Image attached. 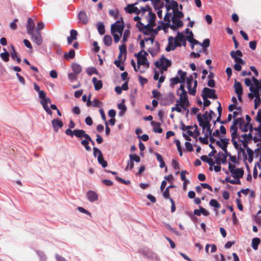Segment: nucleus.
Instances as JSON below:
<instances>
[{
  "label": "nucleus",
  "instance_id": "obj_12",
  "mask_svg": "<svg viewBox=\"0 0 261 261\" xmlns=\"http://www.w3.org/2000/svg\"><path fill=\"white\" fill-rule=\"evenodd\" d=\"M87 197L88 200L91 202H94L98 199V195L97 193L91 190L87 192Z\"/></svg>",
  "mask_w": 261,
  "mask_h": 261
},
{
  "label": "nucleus",
  "instance_id": "obj_23",
  "mask_svg": "<svg viewBox=\"0 0 261 261\" xmlns=\"http://www.w3.org/2000/svg\"><path fill=\"white\" fill-rule=\"evenodd\" d=\"M137 4H138V3L136 2L134 4H128L127 5V8H128L129 7H132L133 8V10L130 11V12H129V14H132V13H135L136 14L139 15L140 13L141 10H139L137 7H135V6Z\"/></svg>",
  "mask_w": 261,
  "mask_h": 261
},
{
  "label": "nucleus",
  "instance_id": "obj_48",
  "mask_svg": "<svg viewBox=\"0 0 261 261\" xmlns=\"http://www.w3.org/2000/svg\"><path fill=\"white\" fill-rule=\"evenodd\" d=\"M36 253L39 257L40 261H46V257L42 252L37 251Z\"/></svg>",
  "mask_w": 261,
  "mask_h": 261
},
{
  "label": "nucleus",
  "instance_id": "obj_22",
  "mask_svg": "<svg viewBox=\"0 0 261 261\" xmlns=\"http://www.w3.org/2000/svg\"><path fill=\"white\" fill-rule=\"evenodd\" d=\"M11 48L12 50V51L11 52L10 55L12 59L15 60L17 63H19L21 61V59L20 58L17 56V53L16 52L15 50V48L13 45H11Z\"/></svg>",
  "mask_w": 261,
  "mask_h": 261
},
{
  "label": "nucleus",
  "instance_id": "obj_33",
  "mask_svg": "<svg viewBox=\"0 0 261 261\" xmlns=\"http://www.w3.org/2000/svg\"><path fill=\"white\" fill-rule=\"evenodd\" d=\"M210 205L216 208H219L221 207V205L218 201L214 199H212L210 200Z\"/></svg>",
  "mask_w": 261,
  "mask_h": 261
},
{
  "label": "nucleus",
  "instance_id": "obj_31",
  "mask_svg": "<svg viewBox=\"0 0 261 261\" xmlns=\"http://www.w3.org/2000/svg\"><path fill=\"white\" fill-rule=\"evenodd\" d=\"M97 160L98 163L102 166L103 168H105L107 166V162L104 160L102 154L100 156H97Z\"/></svg>",
  "mask_w": 261,
  "mask_h": 261
},
{
  "label": "nucleus",
  "instance_id": "obj_29",
  "mask_svg": "<svg viewBox=\"0 0 261 261\" xmlns=\"http://www.w3.org/2000/svg\"><path fill=\"white\" fill-rule=\"evenodd\" d=\"M72 69L73 72L76 74H79L82 71V67L77 63H73L72 65Z\"/></svg>",
  "mask_w": 261,
  "mask_h": 261
},
{
  "label": "nucleus",
  "instance_id": "obj_13",
  "mask_svg": "<svg viewBox=\"0 0 261 261\" xmlns=\"http://www.w3.org/2000/svg\"><path fill=\"white\" fill-rule=\"evenodd\" d=\"M249 127L250 128V130L252 131L253 129V126L252 125H249L248 123H247L245 122L244 120H242V122L240 124L239 128L243 132H246L248 131Z\"/></svg>",
  "mask_w": 261,
  "mask_h": 261
},
{
  "label": "nucleus",
  "instance_id": "obj_42",
  "mask_svg": "<svg viewBox=\"0 0 261 261\" xmlns=\"http://www.w3.org/2000/svg\"><path fill=\"white\" fill-rule=\"evenodd\" d=\"M102 105V103L97 99L95 98L92 101V106L93 107L101 108Z\"/></svg>",
  "mask_w": 261,
  "mask_h": 261
},
{
  "label": "nucleus",
  "instance_id": "obj_19",
  "mask_svg": "<svg viewBox=\"0 0 261 261\" xmlns=\"http://www.w3.org/2000/svg\"><path fill=\"white\" fill-rule=\"evenodd\" d=\"M232 174L234 178H237L240 179V178L242 177L244 175V170L242 168H237Z\"/></svg>",
  "mask_w": 261,
  "mask_h": 261
},
{
  "label": "nucleus",
  "instance_id": "obj_27",
  "mask_svg": "<svg viewBox=\"0 0 261 261\" xmlns=\"http://www.w3.org/2000/svg\"><path fill=\"white\" fill-rule=\"evenodd\" d=\"M260 242V239L258 238H254L252 240L251 246L254 250H256L258 249Z\"/></svg>",
  "mask_w": 261,
  "mask_h": 261
},
{
  "label": "nucleus",
  "instance_id": "obj_56",
  "mask_svg": "<svg viewBox=\"0 0 261 261\" xmlns=\"http://www.w3.org/2000/svg\"><path fill=\"white\" fill-rule=\"evenodd\" d=\"M193 81V76L192 75H191L186 78V82H187V83L188 85V86H187L188 88H190V87L191 86Z\"/></svg>",
  "mask_w": 261,
  "mask_h": 261
},
{
  "label": "nucleus",
  "instance_id": "obj_11",
  "mask_svg": "<svg viewBox=\"0 0 261 261\" xmlns=\"http://www.w3.org/2000/svg\"><path fill=\"white\" fill-rule=\"evenodd\" d=\"M51 124L54 130L56 132L58 131L59 128L62 127L63 126V123L62 121L58 119H54L52 120Z\"/></svg>",
  "mask_w": 261,
  "mask_h": 261
},
{
  "label": "nucleus",
  "instance_id": "obj_54",
  "mask_svg": "<svg viewBox=\"0 0 261 261\" xmlns=\"http://www.w3.org/2000/svg\"><path fill=\"white\" fill-rule=\"evenodd\" d=\"M161 61L162 62H164L165 61L166 63V64L165 65H166L168 67H170L171 65V61L170 60H169L168 59H166V58H165L164 56H162V57H161Z\"/></svg>",
  "mask_w": 261,
  "mask_h": 261
},
{
  "label": "nucleus",
  "instance_id": "obj_17",
  "mask_svg": "<svg viewBox=\"0 0 261 261\" xmlns=\"http://www.w3.org/2000/svg\"><path fill=\"white\" fill-rule=\"evenodd\" d=\"M197 120L199 123V125L202 128L203 133H205L206 121H204L202 118L201 114H198L197 116Z\"/></svg>",
  "mask_w": 261,
  "mask_h": 261
},
{
  "label": "nucleus",
  "instance_id": "obj_50",
  "mask_svg": "<svg viewBox=\"0 0 261 261\" xmlns=\"http://www.w3.org/2000/svg\"><path fill=\"white\" fill-rule=\"evenodd\" d=\"M98 154V156H100V155H101L102 152L97 147H93V155L95 157H96Z\"/></svg>",
  "mask_w": 261,
  "mask_h": 261
},
{
  "label": "nucleus",
  "instance_id": "obj_35",
  "mask_svg": "<svg viewBox=\"0 0 261 261\" xmlns=\"http://www.w3.org/2000/svg\"><path fill=\"white\" fill-rule=\"evenodd\" d=\"M205 133H203L204 134H206L207 135H211L212 133V130L211 129V124L210 123V121H206V125H205Z\"/></svg>",
  "mask_w": 261,
  "mask_h": 261
},
{
  "label": "nucleus",
  "instance_id": "obj_62",
  "mask_svg": "<svg viewBox=\"0 0 261 261\" xmlns=\"http://www.w3.org/2000/svg\"><path fill=\"white\" fill-rule=\"evenodd\" d=\"M243 120V118H238L235 119L233 121L232 125L236 126H237V125L239 124L240 125V124L242 122V120Z\"/></svg>",
  "mask_w": 261,
  "mask_h": 261
},
{
  "label": "nucleus",
  "instance_id": "obj_18",
  "mask_svg": "<svg viewBox=\"0 0 261 261\" xmlns=\"http://www.w3.org/2000/svg\"><path fill=\"white\" fill-rule=\"evenodd\" d=\"M138 68H140V65H144L146 68L149 66V63L147 59L138 58L137 59Z\"/></svg>",
  "mask_w": 261,
  "mask_h": 261
},
{
  "label": "nucleus",
  "instance_id": "obj_40",
  "mask_svg": "<svg viewBox=\"0 0 261 261\" xmlns=\"http://www.w3.org/2000/svg\"><path fill=\"white\" fill-rule=\"evenodd\" d=\"M173 13L174 15L172 17H175V18L179 19L184 17V13L181 11H179L178 9L173 11Z\"/></svg>",
  "mask_w": 261,
  "mask_h": 261
},
{
  "label": "nucleus",
  "instance_id": "obj_36",
  "mask_svg": "<svg viewBox=\"0 0 261 261\" xmlns=\"http://www.w3.org/2000/svg\"><path fill=\"white\" fill-rule=\"evenodd\" d=\"M185 39V36L182 33L177 32V36L175 38V41L181 42Z\"/></svg>",
  "mask_w": 261,
  "mask_h": 261
},
{
  "label": "nucleus",
  "instance_id": "obj_38",
  "mask_svg": "<svg viewBox=\"0 0 261 261\" xmlns=\"http://www.w3.org/2000/svg\"><path fill=\"white\" fill-rule=\"evenodd\" d=\"M129 158L130 160H132L133 162L135 161L137 163H139L141 161L140 158L136 154H130Z\"/></svg>",
  "mask_w": 261,
  "mask_h": 261
},
{
  "label": "nucleus",
  "instance_id": "obj_57",
  "mask_svg": "<svg viewBox=\"0 0 261 261\" xmlns=\"http://www.w3.org/2000/svg\"><path fill=\"white\" fill-rule=\"evenodd\" d=\"M209 147L212 149V151L208 153V156L210 158H212L214 156V154L216 153L217 151L215 149L214 146L212 144H209Z\"/></svg>",
  "mask_w": 261,
  "mask_h": 261
},
{
  "label": "nucleus",
  "instance_id": "obj_3",
  "mask_svg": "<svg viewBox=\"0 0 261 261\" xmlns=\"http://www.w3.org/2000/svg\"><path fill=\"white\" fill-rule=\"evenodd\" d=\"M189 34L191 38L188 37L187 40L191 44H198L203 47L204 50H205L210 46V41L209 39H205L203 41L202 43H200L193 38V34L192 31L190 32Z\"/></svg>",
  "mask_w": 261,
  "mask_h": 261
},
{
  "label": "nucleus",
  "instance_id": "obj_52",
  "mask_svg": "<svg viewBox=\"0 0 261 261\" xmlns=\"http://www.w3.org/2000/svg\"><path fill=\"white\" fill-rule=\"evenodd\" d=\"M115 179L119 182H121V183H122V184H124L125 185H129L130 184V182L129 180H125L124 179H123V178H121L118 176H116L115 177Z\"/></svg>",
  "mask_w": 261,
  "mask_h": 261
},
{
  "label": "nucleus",
  "instance_id": "obj_39",
  "mask_svg": "<svg viewBox=\"0 0 261 261\" xmlns=\"http://www.w3.org/2000/svg\"><path fill=\"white\" fill-rule=\"evenodd\" d=\"M114 37V40L115 43H118L123 33L119 34L117 32H114V33H111Z\"/></svg>",
  "mask_w": 261,
  "mask_h": 261
},
{
  "label": "nucleus",
  "instance_id": "obj_16",
  "mask_svg": "<svg viewBox=\"0 0 261 261\" xmlns=\"http://www.w3.org/2000/svg\"><path fill=\"white\" fill-rule=\"evenodd\" d=\"M74 136L79 138H82L83 137L85 138L86 139L89 135L87 134L85 130L83 129H74Z\"/></svg>",
  "mask_w": 261,
  "mask_h": 261
},
{
  "label": "nucleus",
  "instance_id": "obj_4",
  "mask_svg": "<svg viewBox=\"0 0 261 261\" xmlns=\"http://www.w3.org/2000/svg\"><path fill=\"white\" fill-rule=\"evenodd\" d=\"M230 55L236 63H239L242 65L245 64V62L241 58L243 54L241 50H232L230 53Z\"/></svg>",
  "mask_w": 261,
  "mask_h": 261
},
{
  "label": "nucleus",
  "instance_id": "obj_5",
  "mask_svg": "<svg viewBox=\"0 0 261 261\" xmlns=\"http://www.w3.org/2000/svg\"><path fill=\"white\" fill-rule=\"evenodd\" d=\"M29 35H31L32 40L37 45L39 46L42 44L43 39L40 32H33Z\"/></svg>",
  "mask_w": 261,
  "mask_h": 261
},
{
  "label": "nucleus",
  "instance_id": "obj_63",
  "mask_svg": "<svg viewBox=\"0 0 261 261\" xmlns=\"http://www.w3.org/2000/svg\"><path fill=\"white\" fill-rule=\"evenodd\" d=\"M152 96L154 98H157L158 99H160V96L161 93L157 90H153L152 91Z\"/></svg>",
  "mask_w": 261,
  "mask_h": 261
},
{
  "label": "nucleus",
  "instance_id": "obj_24",
  "mask_svg": "<svg viewBox=\"0 0 261 261\" xmlns=\"http://www.w3.org/2000/svg\"><path fill=\"white\" fill-rule=\"evenodd\" d=\"M103 41L105 45L110 46L112 43V39L110 35H106L104 36Z\"/></svg>",
  "mask_w": 261,
  "mask_h": 261
},
{
  "label": "nucleus",
  "instance_id": "obj_43",
  "mask_svg": "<svg viewBox=\"0 0 261 261\" xmlns=\"http://www.w3.org/2000/svg\"><path fill=\"white\" fill-rule=\"evenodd\" d=\"M249 90L254 93V97L256 99L260 98L259 92L257 89H255L253 87H250Z\"/></svg>",
  "mask_w": 261,
  "mask_h": 261
},
{
  "label": "nucleus",
  "instance_id": "obj_60",
  "mask_svg": "<svg viewBox=\"0 0 261 261\" xmlns=\"http://www.w3.org/2000/svg\"><path fill=\"white\" fill-rule=\"evenodd\" d=\"M149 257L152 259V261H160L159 256L155 253L151 252Z\"/></svg>",
  "mask_w": 261,
  "mask_h": 261
},
{
  "label": "nucleus",
  "instance_id": "obj_26",
  "mask_svg": "<svg viewBox=\"0 0 261 261\" xmlns=\"http://www.w3.org/2000/svg\"><path fill=\"white\" fill-rule=\"evenodd\" d=\"M97 30L99 34L101 35H103L105 33V28L103 23L101 22H98L97 23Z\"/></svg>",
  "mask_w": 261,
  "mask_h": 261
},
{
  "label": "nucleus",
  "instance_id": "obj_44",
  "mask_svg": "<svg viewBox=\"0 0 261 261\" xmlns=\"http://www.w3.org/2000/svg\"><path fill=\"white\" fill-rule=\"evenodd\" d=\"M201 96L203 99V106L204 108L208 107L211 105V101L208 99H207V97L204 94H202Z\"/></svg>",
  "mask_w": 261,
  "mask_h": 261
},
{
  "label": "nucleus",
  "instance_id": "obj_2",
  "mask_svg": "<svg viewBox=\"0 0 261 261\" xmlns=\"http://www.w3.org/2000/svg\"><path fill=\"white\" fill-rule=\"evenodd\" d=\"M177 94L179 96L180 100L182 102L181 107L185 110L187 111V114H188L189 113V110L187 109V107L189 106L190 102L188 98L187 91H184L180 93L179 90H177Z\"/></svg>",
  "mask_w": 261,
  "mask_h": 261
},
{
  "label": "nucleus",
  "instance_id": "obj_49",
  "mask_svg": "<svg viewBox=\"0 0 261 261\" xmlns=\"http://www.w3.org/2000/svg\"><path fill=\"white\" fill-rule=\"evenodd\" d=\"M77 32L75 30H71L70 31V38L76 40L77 39Z\"/></svg>",
  "mask_w": 261,
  "mask_h": 261
},
{
  "label": "nucleus",
  "instance_id": "obj_55",
  "mask_svg": "<svg viewBox=\"0 0 261 261\" xmlns=\"http://www.w3.org/2000/svg\"><path fill=\"white\" fill-rule=\"evenodd\" d=\"M134 167V163L132 160H129L127 162V165L126 167L125 168V170H127L128 169L132 170Z\"/></svg>",
  "mask_w": 261,
  "mask_h": 261
},
{
  "label": "nucleus",
  "instance_id": "obj_46",
  "mask_svg": "<svg viewBox=\"0 0 261 261\" xmlns=\"http://www.w3.org/2000/svg\"><path fill=\"white\" fill-rule=\"evenodd\" d=\"M208 137H209V135H207L206 134H205V137H199V140L201 143H202L204 144H207L208 143Z\"/></svg>",
  "mask_w": 261,
  "mask_h": 261
},
{
  "label": "nucleus",
  "instance_id": "obj_21",
  "mask_svg": "<svg viewBox=\"0 0 261 261\" xmlns=\"http://www.w3.org/2000/svg\"><path fill=\"white\" fill-rule=\"evenodd\" d=\"M234 88L235 89V92L237 94L243 93V88L240 82L235 81L234 84Z\"/></svg>",
  "mask_w": 261,
  "mask_h": 261
},
{
  "label": "nucleus",
  "instance_id": "obj_41",
  "mask_svg": "<svg viewBox=\"0 0 261 261\" xmlns=\"http://www.w3.org/2000/svg\"><path fill=\"white\" fill-rule=\"evenodd\" d=\"M9 53L8 52L2 53L0 54V57L2 60L7 62L9 60Z\"/></svg>",
  "mask_w": 261,
  "mask_h": 261
},
{
  "label": "nucleus",
  "instance_id": "obj_47",
  "mask_svg": "<svg viewBox=\"0 0 261 261\" xmlns=\"http://www.w3.org/2000/svg\"><path fill=\"white\" fill-rule=\"evenodd\" d=\"M149 23H154L155 20L156 16L155 14L153 13H152L151 11H150L149 12Z\"/></svg>",
  "mask_w": 261,
  "mask_h": 261
},
{
  "label": "nucleus",
  "instance_id": "obj_59",
  "mask_svg": "<svg viewBox=\"0 0 261 261\" xmlns=\"http://www.w3.org/2000/svg\"><path fill=\"white\" fill-rule=\"evenodd\" d=\"M44 27V23L42 22H39L37 23V28L35 30V32H40Z\"/></svg>",
  "mask_w": 261,
  "mask_h": 261
},
{
  "label": "nucleus",
  "instance_id": "obj_53",
  "mask_svg": "<svg viewBox=\"0 0 261 261\" xmlns=\"http://www.w3.org/2000/svg\"><path fill=\"white\" fill-rule=\"evenodd\" d=\"M76 74L75 73H70L68 74V78L71 82L77 80V76Z\"/></svg>",
  "mask_w": 261,
  "mask_h": 261
},
{
  "label": "nucleus",
  "instance_id": "obj_14",
  "mask_svg": "<svg viewBox=\"0 0 261 261\" xmlns=\"http://www.w3.org/2000/svg\"><path fill=\"white\" fill-rule=\"evenodd\" d=\"M78 18L83 24H87L88 22V18L85 12L80 11L78 14Z\"/></svg>",
  "mask_w": 261,
  "mask_h": 261
},
{
  "label": "nucleus",
  "instance_id": "obj_7",
  "mask_svg": "<svg viewBox=\"0 0 261 261\" xmlns=\"http://www.w3.org/2000/svg\"><path fill=\"white\" fill-rule=\"evenodd\" d=\"M215 90L205 87L203 89V93L205 94L206 97L215 99L217 98V96L215 94Z\"/></svg>",
  "mask_w": 261,
  "mask_h": 261
},
{
  "label": "nucleus",
  "instance_id": "obj_1",
  "mask_svg": "<svg viewBox=\"0 0 261 261\" xmlns=\"http://www.w3.org/2000/svg\"><path fill=\"white\" fill-rule=\"evenodd\" d=\"M124 28V21L122 17L119 20H117L114 23L112 24L111 27V33L114 32H117L119 34L123 33Z\"/></svg>",
  "mask_w": 261,
  "mask_h": 261
},
{
  "label": "nucleus",
  "instance_id": "obj_37",
  "mask_svg": "<svg viewBox=\"0 0 261 261\" xmlns=\"http://www.w3.org/2000/svg\"><path fill=\"white\" fill-rule=\"evenodd\" d=\"M230 131L232 132L231 137H239L238 135V127L236 126L231 125L230 126Z\"/></svg>",
  "mask_w": 261,
  "mask_h": 261
},
{
  "label": "nucleus",
  "instance_id": "obj_45",
  "mask_svg": "<svg viewBox=\"0 0 261 261\" xmlns=\"http://www.w3.org/2000/svg\"><path fill=\"white\" fill-rule=\"evenodd\" d=\"M109 14L111 16L114 17L115 19H117L118 17L119 11L117 10H110L109 11Z\"/></svg>",
  "mask_w": 261,
  "mask_h": 261
},
{
  "label": "nucleus",
  "instance_id": "obj_6",
  "mask_svg": "<svg viewBox=\"0 0 261 261\" xmlns=\"http://www.w3.org/2000/svg\"><path fill=\"white\" fill-rule=\"evenodd\" d=\"M40 103L42 105L44 110L46 111V112L49 115H52L53 112L47 106L48 103H51V99L48 97H46L43 99L40 100Z\"/></svg>",
  "mask_w": 261,
  "mask_h": 261
},
{
  "label": "nucleus",
  "instance_id": "obj_58",
  "mask_svg": "<svg viewBox=\"0 0 261 261\" xmlns=\"http://www.w3.org/2000/svg\"><path fill=\"white\" fill-rule=\"evenodd\" d=\"M258 166L259 168H261V165L259 164L258 162L255 164V167L253 169V175L254 178H256L257 175V170L256 169V166Z\"/></svg>",
  "mask_w": 261,
  "mask_h": 261
},
{
  "label": "nucleus",
  "instance_id": "obj_32",
  "mask_svg": "<svg viewBox=\"0 0 261 261\" xmlns=\"http://www.w3.org/2000/svg\"><path fill=\"white\" fill-rule=\"evenodd\" d=\"M218 155L220 156V159L221 160L222 163L223 164H225L227 162V154L220 151L218 153Z\"/></svg>",
  "mask_w": 261,
  "mask_h": 261
},
{
  "label": "nucleus",
  "instance_id": "obj_25",
  "mask_svg": "<svg viewBox=\"0 0 261 261\" xmlns=\"http://www.w3.org/2000/svg\"><path fill=\"white\" fill-rule=\"evenodd\" d=\"M154 154L156 156L157 160L160 162V168H163L165 167V163L163 160L162 155L157 152H154Z\"/></svg>",
  "mask_w": 261,
  "mask_h": 261
},
{
  "label": "nucleus",
  "instance_id": "obj_15",
  "mask_svg": "<svg viewBox=\"0 0 261 261\" xmlns=\"http://www.w3.org/2000/svg\"><path fill=\"white\" fill-rule=\"evenodd\" d=\"M92 81L95 90L98 91L102 88V83L101 80H98L96 77H93Z\"/></svg>",
  "mask_w": 261,
  "mask_h": 261
},
{
  "label": "nucleus",
  "instance_id": "obj_20",
  "mask_svg": "<svg viewBox=\"0 0 261 261\" xmlns=\"http://www.w3.org/2000/svg\"><path fill=\"white\" fill-rule=\"evenodd\" d=\"M151 124L153 126V131L156 133H162L163 129L161 127V124L159 122L151 121Z\"/></svg>",
  "mask_w": 261,
  "mask_h": 261
},
{
  "label": "nucleus",
  "instance_id": "obj_61",
  "mask_svg": "<svg viewBox=\"0 0 261 261\" xmlns=\"http://www.w3.org/2000/svg\"><path fill=\"white\" fill-rule=\"evenodd\" d=\"M18 21V19L15 18L13 21L10 24V27L13 30H15L17 29L16 22Z\"/></svg>",
  "mask_w": 261,
  "mask_h": 261
},
{
  "label": "nucleus",
  "instance_id": "obj_64",
  "mask_svg": "<svg viewBox=\"0 0 261 261\" xmlns=\"http://www.w3.org/2000/svg\"><path fill=\"white\" fill-rule=\"evenodd\" d=\"M207 163L210 166V167L209 168V170L210 171H212L213 170V166L215 165V162L212 158H209Z\"/></svg>",
  "mask_w": 261,
  "mask_h": 261
},
{
  "label": "nucleus",
  "instance_id": "obj_10",
  "mask_svg": "<svg viewBox=\"0 0 261 261\" xmlns=\"http://www.w3.org/2000/svg\"><path fill=\"white\" fill-rule=\"evenodd\" d=\"M35 26L34 20L31 18H29L27 25V31L28 34L35 32Z\"/></svg>",
  "mask_w": 261,
  "mask_h": 261
},
{
  "label": "nucleus",
  "instance_id": "obj_30",
  "mask_svg": "<svg viewBox=\"0 0 261 261\" xmlns=\"http://www.w3.org/2000/svg\"><path fill=\"white\" fill-rule=\"evenodd\" d=\"M168 5L170 6L173 10V11H175L176 9H177L178 7V3L174 0H170L168 4H167Z\"/></svg>",
  "mask_w": 261,
  "mask_h": 261
},
{
  "label": "nucleus",
  "instance_id": "obj_51",
  "mask_svg": "<svg viewBox=\"0 0 261 261\" xmlns=\"http://www.w3.org/2000/svg\"><path fill=\"white\" fill-rule=\"evenodd\" d=\"M179 82H180V79L177 76H176V77H173V78H171L170 79V84H171V85H174L175 84L179 83Z\"/></svg>",
  "mask_w": 261,
  "mask_h": 261
},
{
  "label": "nucleus",
  "instance_id": "obj_8",
  "mask_svg": "<svg viewBox=\"0 0 261 261\" xmlns=\"http://www.w3.org/2000/svg\"><path fill=\"white\" fill-rule=\"evenodd\" d=\"M171 20L173 24L171 25L170 29L173 31H175L177 28H180L183 25L182 21L179 19L175 18V17H172Z\"/></svg>",
  "mask_w": 261,
  "mask_h": 261
},
{
  "label": "nucleus",
  "instance_id": "obj_34",
  "mask_svg": "<svg viewBox=\"0 0 261 261\" xmlns=\"http://www.w3.org/2000/svg\"><path fill=\"white\" fill-rule=\"evenodd\" d=\"M238 137H241L244 139V141H245L246 143H248L249 141L252 139V135L251 133H249L248 134H243Z\"/></svg>",
  "mask_w": 261,
  "mask_h": 261
},
{
  "label": "nucleus",
  "instance_id": "obj_28",
  "mask_svg": "<svg viewBox=\"0 0 261 261\" xmlns=\"http://www.w3.org/2000/svg\"><path fill=\"white\" fill-rule=\"evenodd\" d=\"M75 56V51L73 49H71L68 53H65L64 57L66 60H70L73 59Z\"/></svg>",
  "mask_w": 261,
  "mask_h": 261
},
{
  "label": "nucleus",
  "instance_id": "obj_9",
  "mask_svg": "<svg viewBox=\"0 0 261 261\" xmlns=\"http://www.w3.org/2000/svg\"><path fill=\"white\" fill-rule=\"evenodd\" d=\"M174 99L175 96L174 94L172 92H169L166 95L165 98L166 101L165 102L162 101L161 103L163 106H166L167 105L173 103L174 101Z\"/></svg>",
  "mask_w": 261,
  "mask_h": 261
}]
</instances>
